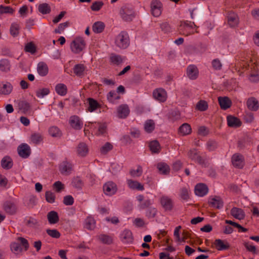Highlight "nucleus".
I'll use <instances>...</instances> for the list:
<instances>
[{
    "label": "nucleus",
    "instance_id": "obj_1",
    "mask_svg": "<svg viewBox=\"0 0 259 259\" xmlns=\"http://www.w3.org/2000/svg\"><path fill=\"white\" fill-rule=\"evenodd\" d=\"M18 242H14L10 245L11 251L15 254H18L22 251V247L25 251L29 248V245L27 239L23 237H19L17 238Z\"/></svg>",
    "mask_w": 259,
    "mask_h": 259
},
{
    "label": "nucleus",
    "instance_id": "obj_2",
    "mask_svg": "<svg viewBox=\"0 0 259 259\" xmlns=\"http://www.w3.org/2000/svg\"><path fill=\"white\" fill-rule=\"evenodd\" d=\"M130 43L129 36L126 31L120 32L115 37V44L120 49H126L129 46Z\"/></svg>",
    "mask_w": 259,
    "mask_h": 259
},
{
    "label": "nucleus",
    "instance_id": "obj_3",
    "mask_svg": "<svg viewBox=\"0 0 259 259\" xmlns=\"http://www.w3.org/2000/svg\"><path fill=\"white\" fill-rule=\"evenodd\" d=\"M119 13L123 20L126 22L132 21L136 15L134 8L127 5L121 8Z\"/></svg>",
    "mask_w": 259,
    "mask_h": 259
},
{
    "label": "nucleus",
    "instance_id": "obj_4",
    "mask_svg": "<svg viewBox=\"0 0 259 259\" xmlns=\"http://www.w3.org/2000/svg\"><path fill=\"white\" fill-rule=\"evenodd\" d=\"M85 42L82 37H76L70 45L71 51L74 53H79L85 47Z\"/></svg>",
    "mask_w": 259,
    "mask_h": 259
},
{
    "label": "nucleus",
    "instance_id": "obj_5",
    "mask_svg": "<svg viewBox=\"0 0 259 259\" xmlns=\"http://www.w3.org/2000/svg\"><path fill=\"white\" fill-rule=\"evenodd\" d=\"M160 202L165 210H171L174 207V202L172 199L167 196L163 195L161 197Z\"/></svg>",
    "mask_w": 259,
    "mask_h": 259
},
{
    "label": "nucleus",
    "instance_id": "obj_6",
    "mask_svg": "<svg viewBox=\"0 0 259 259\" xmlns=\"http://www.w3.org/2000/svg\"><path fill=\"white\" fill-rule=\"evenodd\" d=\"M103 191L107 195H112L117 191L116 185L113 182H108L103 186Z\"/></svg>",
    "mask_w": 259,
    "mask_h": 259
},
{
    "label": "nucleus",
    "instance_id": "obj_7",
    "mask_svg": "<svg viewBox=\"0 0 259 259\" xmlns=\"http://www.w3.org/2000/svg\"><path fill=\"white\" fill-rule=\"evenodd\" d=\"M161 3L158 0H153L151 3V13L154 17H158L161 13Z\"/></svg>",
    "mask_w": 259,
    "mask_h": 259
},
{
    "label": "nucleus",
    "instance_id": "obj_8",
    "mask_svg": "<svg viewBox=\"0 0 259 259\" xmlns=\"http://www.w3.org/2000/svg\"><path fill=\"white\" fill-rule=\"evenodd\" d=\"M59 170L61 174L65 176L68 175L72 170V165L66 160L63 161L59 165Z\"/></svg>",
    "mask_w": 259,
    "mask_h": 259
},
{
    "label": "nucleus",
    "instance_id": "obj_9",
    "mask_svg": "<svg viewBox=\"0 0 259 259\" xmlns=\"http://www.w3.org/2000/svg\"><path fill=\"white\" fill-rule=\"evenodd\" d=\"M232 163L234 166L242 168L244 164L243 156L238 153L234 154L232 157Z\"/></svg>",
    "mask_w": 259,
    "mask_h": 259
},
{
    "label": "nucleus",
    "instance_id": "obj_10",
    "mask_svg": "<svg viewBox=\"0 0 259 259\" xmlns=\"http://www.w3.org/2000/svg\"><path fill=\"white\" fill-rule=\"evenodd\" d=\"M153 98L161 102H163L166 99V93L165 91L162 89H157L155 90L153 92Z\"/></svg>",
    "mask_w": 259,
    "mask_h": 259
},
{
    "label": "nucleus",
    "instance_id": "obj_11",
    "mask_svg": "<svg viewBox=\"0 0 259 259\" xmlns=\"http://www.w3.org/2000/svg\"><path fill=\"white\" fill-rule=\"evenodd\" d=\"M120 238L124 243H132L134 239L132 232L128 229H125L121 233Z\"/></svg>",
    "mask_w": 259,
    "mask_h": 259
},
{
    "label": "nucleus",
    "instance_id": "obj_12",
    "mask_svg": "<svg viewBox=\"0 0 259 259\" xmlns=\"http://www.w3.org/2000/svg\"><path fill=\"white\" fill-rule=\"evenodd\" d=\"M19 155L24 158H27L30 154V148L26 144H22L18 147Z\"/></svg>",
    "mask_w": 259,
    "mask_h": 259
},
{
    "label": "nucleus",
    "instance_id": "obj_13",
    "mask_svg": "<svg viewBox=\"0 0 259 259\" xmlns=\"http://www.w3.org/2000/svg\"><path fill=\"white\" fill-rule=\"evenodd\" d=\"M208 188L204 184L200 183L197 184L195 187V193L197 196L202 197L206 195L208 193Z\"/></svg>",
    "mask_w": 259,
    "mask_h": 259
},
{
    "label": "nucleus",
    "instance_id": "obj_14",
    "mask_svg": "<svg viewBox=\"0 0 259 259\" xmlns=\"http://www.w3.org/2000/svg\"><path fill=\"white\" fill-rule=\"evenodd\" d=\"M187 75L191 79H195L198 75V70L194 65H190L187 68Z\"/></svg>",
    "mask_w": 259,
    "mask_h": 259
},
{
    "label": "nucleus",
    "instance_id": "obj_15",
    "mask_svg": "<svg viewBox=\"0 0 259 259\" xmlns=\"http://www.w3.org/2000/svg\"><path fill=\"white\" fill-rule=\"evenodd\" d=\"M218 101L222 109L226 110L232 105V101L228 97H219Z\"/></svg>",
    "mask_w": 259,
    "mask_h": 259
},
{
    "label": "nucleus",
    "instance_id": "obj_16",
    "mask_svg": "<svg viewBox=\"0 0 259 259\" xmlns=\"http://www.w3.org/2000/svg\"><path fill=\"white\" fill-rule=\"evenodd\" d=\"M76 152L79 156L85 157L89 152V149L87 144L83 142L79 143L76 147Z\"/></svg>",
    "mask_w": 259,
    "mask_h": 259
},
{
    "label": "nucleus",
    "instance_id": "obj_17",
    "mask_svg": "<svg viewBox=\"0 0 259 259\" xmlns=\"http://www.w3.org/2000/svg\"><path fill=\"white\" fill-rule=\"evenodd\" d=\"M130 113V109L127 105L123 104L117 108L118 117L120 118H126Z\"/></svg>",
    "mask_w": 259,
    "mask_h": 259
},
{
    "label": "nucleus",
    "instance_id": "obj_18",
    "mask_svg": "<svg viewBox=\"0 0 259 259\" xmlns=\"http://www.w3.org/2000/svg\"><path fill=\"white\" fill-rule=\"evenodd\" d=\"M13 90V86L8 82L0 84V94L7 95L10 94Z\"/></svg>",
    "mask_w": 259,
    "mask_h": 259
},
{
    "label": "nucleus",
    "instance_id": "obj_19",
    "mask_svg": "<svg viewBox=\"0 0 259 259\" xmlns=\"http://www.w3.org/2000/svg\"><path fill=\"white\" fill-rule=\"evenodd\" d=\"M227 122L229 126L237 128L241 126V122L237 117L230 115L227 117Z\"/></svg>",
    "mask_w": 259,
    "mask_h": 259
},
{
    "label": "nucleus",
    "instance_id": "obj_20",
    "mask_svg": "<svg viewBox=\"0 0 259 259\" xmlns=\"http://www.w3.org/2000/svg\"><path fill=\"white\" fill-rule=\"evenodd\" d=\"M69 123L71 126L75 130H80L82 127V123L80 121L79 118L76 115L70 117Z\"/></svg>",
    "mask_w": 259,
    "mask_h": 259
},
{
    "label": "nucleus",
    "instance_id": "obj_21",
    "mask_svg": "<svg viewBox=\"0 0 259 259\" xmlns=\"http://www.w3.org/2000/svg\"><path fill=\"white\" fill-rule=\"evenodd\" d=\"M248 108L251 111H256L258 108V102L254 97L249 98L246 102Z\"/></svg>",
    "mask_w": 259,
    "mask_h": 259
},
{
    "label": "nucleus",
    "instance_id": "obj_22",
    "mask_svg": "<svg viewBox=\"0 0 259 259\" xmlns=\"http://www.w3.org/2000/svg\"><path fill=\"white\" fill-rule=\"evenodd\" d=\"M209 203L212 207L218 209L222 208L223 206V202L222 199L219 196H215L211 198L209 201Z\"/></svg>",
    "mask_w": 259,
    "mask_h": 259
},
{
    "label": "nucleus",
    "instance_id": "obj_23",
    "mask_svg": "<svg viewBox=\"0 0 259 259\" xmlns=\"http://www.w3.org/2000/svg\"><path fill=\"white\" fill-rule=\"evenodd\" d=\"M86 67L82 64H77L74 65L73 68L74 73L78 77L84 76V72Z\"/></svg>",
    "mask_w": 259,
    "mask_h": 259
},
{
    "label": "nucleus",
    "instance_id": "obj_24",
    "mask_svg": "<svg viewBox=\"0 0 259 259\" xmlns=\"http://www.w3.org/2000/svg\"><path fill=\"white\" fill-rule=\"evenodd\" d=\"M4 209L6 212L10 214H14L17 210V207L14 203L10 201H7L4 205Z\"/></svg>",
    "mask_w": 259,
    "mask_h": 259
},
{
    "label": "nucleus",
    "instance_id": "obj_25",
    "mask_svg": "<svg viewBox=\"0 0 259 259\" xmlns=\"http://www.w3.org/2000/svg\"><path fill=\"white\" fill-rule=\"evenodd\" d=\"M48 221L51 224H55L58 222L59 219L58 213L55 211H51L47 214Z\"/></svg>",
    "mask_w": 259,
    "mask_h": 259
},
{
    "label": "nucleus",
    "instance_id": "obj_26",
    "mask_svg": "<svg viewBox=\"0 0 259 259\" xmlns=\"http://www.w3.org/2000/svg\"><path fill=\"white\" fill-rule=\"evenodd\" d=\"M238 18L235 13H229L228 16V23L229 25L233 27L236 26L238 23Z\"/></svg>",
    "mask_w": 259,
    "mask_h": 259
},
{
    "label": "nucleus",
    "instance_id": "obj_27",
    "mask_svg": "<svg viewBox=\"0 0 259 259\" xmlns=\"http://www.w3.org/2000/svg\"><path fill=\"white\" fill-rule=\"evenodd\" d=\"M128 186L132 189H137L138 190H143L144 186L137 181L132 180H127Z\"/></svg>",
    "mask_w": 259,
    "mask_h": 259
},
{
    "label": "nucleus",
    "instance_id": "obj_28",
    "mask_svg": "<svg viewBox=\"0 0 259 259\" xmlns=\"http://www.w3.org/2000/svg\"><path fill=\"white\" fill-rule=\"evenodd\" d=\"M84 227L89 230H93L96 227V221L91 217H88L84 221Z\"/></svg>",
    "mask_w": 259,
    "mask_h": 259
},
{
    "label": "nucleus",
    "instance_id": "obj_29",
    "mask_svg": "<svg viewBox=\"0 0 259 259\" xmlns=\"http://www.w3.org/2000/svg\"><path fill=\"white\" fill-rule=\"evenodd\" d=\"M231 214L235 218L239 220H242L244 217V214L241 209L236 207H233L231 210Z\"/></svg>",
    "mask_w": 259,
    "mask_h": 259
},
{
    "label": "nucleus",
    "instance_id": "obj_30",
    "mask_svg": "<svg viewBox=\"0 0 259 259\" xmlns=\"http://www.w3.org/2000/svg\"><path fill=\"white\" fill-rule=\"evenodd\" d=\"M179 132L182 136L189 135L191 133V126L188 123H183L179 128Z\"/></svg>",
    "mask_w": 259,
    "mask_h": 259
},
{
    "label": "nucleus",
    "instance_id": "obj_31",
    "mask_svg": "<svg viewBox=\"0 0 259 259\" xmlns=\"http://www.w3.org/2000/svg\"><path fill=\"white\" fill-rule=\"evenodd\" d=\"M1 165L4 169H10L13 166V162L9 156L4 157L1 161Z\"/></svg>",
    "mask_w": 259,
    "mask_h": 259
},
{
    "label": "nucleus",
    "instance_id": "obj_32",
    "mask_svg": "<svg viewBox=\"0 0 259 259\" xmlns=\"http://www.w3.org/2000/svg\"><path fill=\"white\" fill-rule=\"evenodd\" d=\"M214 244L219 250H227L229 248V244L227 242L225 243L223 240L220 239L215 240Z\"/></svg>",
    "mask_w": 259,
    "mask_h": 259
},
{
    "label": "nucleus",
    "instance_id": "obj_33",
    "mask_svg": "<svg viewBox=\"0 0 259 259\" xmlns=\"http://www.w3.org/2000/svg\"><path fill=\"white\" fill-rule=\"evenodd\" d=\"M37 72L38 74L42 76H46L48 72V68L45 63L43 62H40L37 65Z\"/></svg>",
    "mask_w": 259,
    "mask_h": 259
},
{
    "label": "nucleus",
    "instance_id": "obj_34",
    "mask_svg": "<svg viewBox=\"0 0 259 259\" xmlns=\"http://www.w3.org/2000/svg\"><path fill=\"white\" fill-rule=\"evenodd\" d=\"M57 93L60 96H65L67 93V88L63 83H58L55 87Z\"/></svg>",
    "mask_w": 259,
    "mask_h": 259
},
{
    "label": "nucleus",
    "instance_id": "obj_35",
    "mask_svg": "<svg viewBox=\"0 0 259 259\" xmlns=\"http://www.w3.org/2000/svg\"><path fill=\"white\" fill-rule=\"evenodd\" d=\"M11 65L8 60L4 59L0 60V70L8 72L10 70Z\"/></svg>",
    "mask_w": 259,
    "mask_h": 259
},
{
    "label": "nucleus",
    "instance_id": "obj_36",
    "mask_svg": "<svg viewBox=\"0 0 259 259\" xmlns=\"http://www.w3.org/2000/svg\"><path fill=\"white\" fill-rule=\"evenodd\" d=\"M105 28V24L103 22L98 21L95 22L92 27L93 30L95 33H99L102 32Z\"/></svg>",
    "mask_w": 259,
    "mask_h": 259
},
{
    "label": "nucleus",
    "instance_id": "obj_37",
    "mask_svg": "<svg viewBox=\"0 0 259 259\" xmlns=\"http://www.w3.org/2000/svg\"><path fill=\"white\" fill-rule=\"evenodd\" d=\"M98 239L103 243L111 244L113 242L112 238L106 234H100L98 236Z\"/></svg>",
    "mask_w": 259,
    "mask_h": 259
},
{
    "label": "nucleus",
    "instance_id": "obj_38",
    "mask_svg": "<svg viewBox=\"0 0 259 259\" xmlns=\"http://www.w3.org/2000/svg\"><path fill=\"white\" fill-rule=\"evenodd\" d=\"M149 148L152 153H158L160 152V146L159 142L156 141H151L149 143Z\"/></svg>",
    "mask_w": 259,
    "mask_h": 259
},
{
    "label": "nucleus",
    "instance_id": "obj_39",
    "mask_svg": "<svg viewBox=\"0 0 259 259\" xmlns=\"http://www.w3.org/2000/svg\"><path fill=\"white\" fill-rule=\"evenodd\" d=\"M38 10L42 14H48L50 13L51 9L49 4L42 3L39 5Z\"/></svg>",
    "mask_w": 259,
    "mask_h": 259
},
{
    "label": "nucleus",
    "instance_id": "obj_40",
    "mask_svg": "<svg viewBox=\"0 0 259 259\" xmlns=\"http://www.w3.org/2000/svg\"><path fill=\"white\" fill-rule=\"evenodd\" d=\"M157 167L160 172L162 174H167L169 171V167L168 165L163 162H160L157 164Z\"/></svg>",
    "mask_w": 259,
    "mask_h": 259
},
{
    "label": "nucleus",
    "instance_id": "obj_41",
    "mask_svg": "<svg viewBox=\"0 0 259 259\" xmlns=\"http://www.w3.org/2000/svg\"><path fill=\"white\" fill-rule=\"evenodd\" d=\"M19 109L26 113L28 112L30 108V104L25 100L20 101L18 103Z\"/></svg>",
    "mask_w": 259,
    "mask_h": 259
},
{
    "label": "nucleus",
    "instance_id": "obj_42",
    "mask_svg": "<svg viewBox=\"0 0 259 259\" xmlns=\"http://www.w3.org/2000/svg\"><path fill=\"white\" fill-rule=\"evenodd\" d=\"M30 140L33 143L38 144L42 141L43 137L39 133H34L31 135Z\"/></svg>",
    "mask_w": 259,
    "mask_h": 259
},
{
    "label": "nucleus",
    "instance_id": "obj_43",
    "mask_svg": "<svg viewBox=\"0 0 259 259\" xmlns=\"http://www.w3.org/2000/svg\"><path fill=\"white\" fill-rule=\"evenodd\" d=\"M88 102L89 105L88 110L90 112L96 110L99 107V104L97 101L92 98H89Z\"/></svg>",
    "mask_w": 259,
    "mask_h": 259
},
{
    "label": "nucleus",
    "instance_id": "obj_44",
    "mask_svg": "<svg viewBox=\"0 0 259 259\" xmlns=\"http://www.w3.org/2000/svg\"><path fill=\"white\" fill-rule=\"evenodd\" d=\"M49 134L53 137H60L61 136V132L57 126H52L49 130Z\"/></svg>",
    "mask_w": 259,
    "mask_h": 259
},
{
    "label": "nucleus",
    "instance_id": "obj_45",
    "mask_svg": "<svg viewBox=\"0 0 259 259\" xmlns=\"http://www.w3.org/2000/svg\"><path fill=\"white\" fill-rule=\"evenodd\" d=\"M10 33L13 37H16L19 34V26L17 23H14L10 27Z\"/></svg>",
    "mask_w": 259,
    "mask_h": 259
},
{
    "label": "nucleus",
    "instance_id": "obj_46",
    "mask_svg": "<svg viewBox=\"0 0 259 259\" xmlns=\"http://www.w3.org/2000/svg\"><path fill=\"white\" fill-rule=\"evenodd\" d=\"M155 127V124L154 121L152 120H147L145 124H144V128L145 130L147 133L152 132Z\"/></svg>",
    "mask_w": 259,
    "mask_h": 259
},
{
    "label": "nucleus",
    "instance_id": "obj_47",
    "mask_svg": "<svg viewBox=\"0 0 259 259\" xmlns=\"http://www.w3.org/2000/svg\"><path fill=\"white\" fill-rule=\"evenodd\" d=\"M107 98L110 102L114 103L115 100L120 98V96L114 91H111L107 94Z\"/></svg>",
    "mask_w": 259,
    "mask_h": 259
},
{
    "label": "nucleus",
    "instance_id": "obj_48",
    "mask_svg": "<svg viewBox=\"0 0 259 259\" xmlns=\"http://www.w3.org/2000/svg\"><path fill=\"white\" fill-rule=\"evenodd\" d=\"M195 162L198 163L203 167H208L209 163L207 159L203 158L200 155L197 157V158L196 159Z\"/></svg>",
    "mask_w": 259,
    "mask_h": 259
},
{
    "label": "nucleus",
    "instance_id": "obj_49",
    "mask_svg": "<svg viewBox=\"0 0 259 259\" xmlns=\"http://www.w3.org/2000/svg\"><path fill=\"white\" fill-rule=\"evenodd\" d=\"M157 210L156 208L151 207H149L146 211V216L148 219L154 218L157 213Z\"/></svg>",
    "mask_w": 259,
    "mask_h": 259
},
{
    "label": "nucleus",
    "instance_id": "obj_50",
    "mask_svg": "<svg viewBox=\"0 0 259 259\" xmlns=\"http://www.w3.org/2000/svg\"><path fill=\"white\" fill-rule=\"evenodd\" d=\"M14 10L10 6L0 5V14H12Z\"/></svg>",
    "mask_w": 259,
    "mask_h": 259
},
{
    "label": "nucleus",
    "instance_id": "obj_51",
    "mask_svg": "<svg viewBox=\"0 0 259 259\" xmlns=\"http://www.w3.org/2000/svg\"><path fill=\"white\" fill-rule=\"evenodd\" d=\"M70 23L68 21L65 22L64 23H60L58 27L55 29L54 32L55 33L60 34L67 27L69 26Z\"/></svg>",
    "mask_w": 259,
    "mask_h": 259
},
{
    "label": "nucleus",
    "instance_id": "obj_52",
    "mask_svg": "<svg viewBox=\"0 0 259 259\" xmlns=\"http://www.w3.org/2000/svg\"><path fill=\"white\" fill-rule=\"evenodd\" d=\"M50 93V90L47 88H44L39 89L36 91V95L38 98H42L45 96L48 95Z\"/></svg>",
    "mask_w": 259,
    "mask_h": 259
},
{
    "label": "nucleus",
    "instance_id": "obj_53",
    "mask_svg": "<svg viewBox=\"0 0 259 259\" xmlns=\"http://www.w3.org/2000/svg\"><path fill=\"white\" fill-rule=\"evenodd\" d=\"M72 184L73 186L77 189H81L83 186V182L81 179L78 177L74 178L73 179Z\"/></svg>",
    "mask_w": 259,
    "mask_h": 259
},
{
    "label": "nucleus",
    "instance_id": "obj_54",
    "mask_svg": "<svg viewBox=\"0 0 259 259\" xmlns=\"http://www.w3.org/2000/svg\"><path fill=\"white\" fill-rule=\"evenodd\" d=\"M113 146L109 142H107L100 148V152L103 154H106L112 150Z\"/></svg>",
    "mask_w": 259,
    "mask_h": 259
},
{
    "label": "nucleus",
    "instance_id": "obj_55",
    "mask_svg": "<svg viewBox=\"0 0 259 259\" xmlns=\"http://www.w3.org/2000/svg\"><path fill=\"white\" fill-rule=\"evenodd\" d=\"M180 195L182 199L187 200L189 198L188 189L186 187L182 188L180 189Z\"/></svg>",
    "mask_w": 259,
    "mask_h": 259
},
{
    "label": "nucleus",
    "instance_id": "obj_56",
    "mask_svg": "<svg viewBox=\"0 0 259 259\" xmlns=\"http://www.w3.org/2000/svg\"><path fill=\"white\" fill-rule=\"evenodd\" d=\"M46 199L47 201L50 203H53L55 200V195L51 191H47L45 194Z\"/></svg>",
    "mask_w": 259,
    "mask_h": 259
},
{
    "label": "nucleus",
    "instance_id": "obj_57",
    "mask_svg": "<svg viewBox=\"0 0 259 259\" xmlns=\"http://www.w3.org/2000/svg\"><path fill=\"white\" fill-rule=\"evenodd\" d=\"M196 107L199 110L204 111L208 108V105L206 101L201 100L197 103Z\"/></svg>",
    "mask_w": 259,
    "mask_h": 259
},
{
    "label": "nucleus",
    "instance_id": "obj_58",
    "mask_svg": "<svg viewBox=\"0 0 259 259\" xmlns=\"http://www.w3.org/2000/svg\"><path fill=\"white\" fill-rule=\"evenodd\" d=\"M104 3L102 1H96L92 4L91 8L94 11H98L101 9Z\"/></svg>",
    "mask_w": 259,
    "mask_h": 259
},
{
    "label": "nucleus",
    "instance_id": "obj_59",
    "mask_svg": "<svg viewBox=\"0 0 259 259\" xmlns=\"http://www.w3.org/2000/svg\"><path fill=\"white\" fill-rule=\"evenodd\" d=\"M47 233L51 237L55 238H59L60 237V233L56 229H47Z\"/></svg>",
    "mask_w": 259,
    "mask_h": 259
},
{
    "label": "nucleus",
    "instance_id": "obj_60",
    "mask_svg": "<svg viewBox=\"0 0 259 259\" xmlns=\"http://www.w3.org/2000/svg\"><path fill=\"white\" fill-rule=\"evenodd\" d=\"M199 156L196 149H191L188 153V157L194 161L197 158V157Z\"/></svg>",
    "mask_w": 259,
    "mask_h": 259
},
{
    "label": "nucleus",
    "instance_id": "obj_61",
    "mask_svg": "<svg viewBox=\"0 0 259 259\" xmlns=\"http://www.w3.org/2000/svg\"><path fill=\"white\" fill-rule=\"evenodd\" d=\"M25 52L34 54L36 52V48L32 42H29L26 44L24 49Z\"/></svg>",
    "mask_w": 259,
    "mask_h": 259
},
{
    "label": "nucleus",
    "instance_id": "obj_62",
    "mask_svg": "<svg viewBox=\"0 0 259 259\" xmlns=\"http://www.w3.org/2000/svg\"><path fill=\"white\" fill-rule=\"evenodd\" d=\"M110 59L112 63L116 65L121 64L123 61L121 57L117 55H112L110 57Z\"/></svg>",
    "mask_w": 259,
    "mask_h": 259
},
{
    "label": "nucleus",
    "instance_id": "obj_63",
    "mask_svg": "<svg viewBox=\"0 0 259 259\" xmlns=\"http://www.w3.org/2000/svg\"><path fill=\"white\" fill-rule=\"evenodd\" d=\"M142 171V167L139 165L137 170L131 169L130 171V174L133 177H137L141 176Z\"/></svg>",
    "mask_w": 259,
    "mask_h": 259
},
{
    "label": "nucleus",
    "instance_id": "obj_64",
    "mask_svg": "<svg viewBox=\"0 0 259 259\" xmlns=\"http://www.w3.org/2000/svg\"><path fill=\"white\" fill-rule=\"evenodd\" d=\"M152 204V201L150 199L144 200L140 205L139 207L140 209H144L145 208H149L151 207Z\"/></svg>",
    "mask_w": 259,
    "mask_h": 259
}]
</instances>
